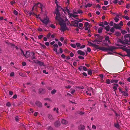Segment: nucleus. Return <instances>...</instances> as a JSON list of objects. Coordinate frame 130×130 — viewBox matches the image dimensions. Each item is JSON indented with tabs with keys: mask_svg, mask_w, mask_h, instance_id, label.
Wrapping results in <instances>:
<instances>
[{
	"mask_svg": "<svg viewBox=\"0 0 130 130\" xmlns=\"http://www.w3.org/2000/svg\"><path fill=\"white\" fill-rule=\"evenodd\" d=\"M43 37V35H41L39 36H38V38L39 39H41Z\"/></svg>",
	"mask_w": 130,
	"mask_h": 130,
	"instance_id": "obj_47",
	"label": "nucleus"
},
{
	"mask_svg": "<svg viewBox=\"0 0 130 130\" xmlns=\"http://www.w3.org/2000/svg\"><path fill=\"white\" fill-rule=\"evenodd\" d=\"M110 31L112 32H113L115 31V29L113 28H112L110 29Z\"/></svg>",
	"mask_w": 130,
	"mask_h": 130,
	"instance_id": "obj_46",
	"label": "nucleus"
},
{
	"mask_svg": "<svg viewBox=\"0 0 130 130\" xmlns=\"http://www.w3.org/2000/svg\"><path fill=\"white\" fill-rule=\"evenodd\" d=\"M94 36L95 39L92 41L93 42H97V44H99V42L102 41V40L103 38V36H100L99 34L95 35Z\"/></svg>",
	"mask_w": 130,
	"mask_h": 130,
	"instance_id": "obj_3",
	"label": "nucleus"
},
{
	"mask_svg": "<svg viewBox=\"0 0 130 130\" xmlns=\"http://www.w3.org/2000/svg\"><path fill=\"white\" fill-rule=\"evenodd\" d=\"M121 34L119 32H116L115 34V35L117 36H120Z\"/></svg>",
	"mask_w": 130,
	"mask_h": 130,
	"instance_id": "obj_25",
	"label": "nucleus"
},
{
	"mask_svg": "<svg viewBox=\"0 0 130 130\" xmlns=\"http://www.w3.org/2000/svg\"><path fill=\"white\" fill-rule=\"evenodd\" d=\"M77 53L79 54L84 56L85 55V53L84 52H83L81 50H79L77 52Z\"/></svg>",
	"mask_w": 130,
	"mask_h": 130,
	"instance_id": "obj_13",
	"label": "nucleus"
},
{
	"mask_svg": "<svg viewBox=\"0 0 130 130\" xmlns=\"http://www.w3.org/2000/svg\"><path fill=\"white\" fill-rule=\"evenodd\" d=\"M85 127L84 126L82 125H80L78 126V130H84Z\"/></svg>",
	"mask_w": 130,
	"mask_h": 130,
	"instance_id": "obj_11",
	"label": "nucleus"
},
{
	"mask_svg": "<svg viewBox=\"0 0 130 130\" xmlns=\"http://www.w3.org/2000/svg\"><path fill=\"white\" fill-rule=\"evenodd\" d=\"M124 2L123 1L121 0L119 1L118 2V4L120 5H121Z\"/></svg>",
	"mask_w": 130,
	"mask_h": 130,
	"instance_id": "obj_50",
	"label": "nucleus"
},
{
	"mask_svg": "<svg viewBox=\"0 0 130 130\" xmlns=\"http://www.w3.org/2000/svg\"><path fill=\"white\" fill-rule=\"evenodd\" d=\"M53 50L54 51H55L56 52V53L58 54H59V52H57V48H54V49H53Z\"/></svg>",
	"mask_w": 130,
	"mask_h": 130,
	"instance_id": "obj_38",
	"label": "nucleus"
},
{
	"mask_svg": "<svg viewBox=\"0 0 130 130\" xmlns=\"http://www.w3.org/2000/svg\"><path fill=\"white\" fill-rule=\"evenodd\" d=\"M44 17V18L43 19H42L41 18H40V19L42 22L46 25L48 24L49 22V18L45 14Z\"/></svg>",
	"mask_w": 130,
	"mask_h": 130,
	"instance_id": "obj_7",
	"label": "nucleus"
},
{
	"mask_svg": "<svg viewBox=\"0 0 130 130\" xmlns=\"http://www.w3.org/2000/svg\"><path fill=\"white\" fill-rule=\"evenodd\" d=\"M39 92L41 94H44L45 92V90L42 88H40L39 90Z\"/></svg>",
	"mask_w": 130,
	"mask_h": 130,
	"instance_id": "obj_17",
	"label": "nucleus"
},
{
	"mask_svg": "<svg viewBox=\"0 0 130 130\" xmlns=\"http://www.w3.org/2000/svg\"><path fill=\"white\" fill-rule=\"evenodd\" d=\"M6 105L7 106H8V107H9L11 105L10 103L9 102H8L6 103Z\"/></svg>",
	"mask_w": 130,
	"mask_h": 130,
	"instance_id": "obj_53",
	"label": "nucleus"
},
{
	"mask_svg": "<svg viewBox=\"0 0 130 130\" xmlns=\"http://www.w3.org/2000/svg\"><path fill=\"white\" fill-rule=\"evenodd\" d=\"M115 127L117 128H118L119 127V125L118 123L117 124H115Z\"/></svg>",
	"mask_w": 130,
	"mask_h": 130,
	"instance_id": "obj_45",
	"label": "nucleus"
},
{
	"mask_svg": "<svg viewBox=\"0 0 130 130\" xmlns=\"http://www.w3.org/2000/svg\"><path fill=\"white\" fill-rule=\"evenodd\" d=\"M78 21L77 20H75L74 21H72L71 22V23L72 25L74 26L78 27Z\"/></svg>",
	"mask_w": 130,
	"mask_h": 130,
	"instance_id": "obj_8",
	"label": "nucleus"
},
{
	"mask_svg": "<svg viewBox=\"0 0 130 130\" xmlns=\"http://www.w3.org/2000/svg\"><path fill=\"white\" fill-rule=\"evenodd\" d=\"M56 5H57V8L56 9L55 11V13L56 14V15L55 19L56 20L58 21H59L62 19L60 17V15L58 8H60L61 9H62V8H61L60 6H58L57 4H56Z\"/></svg>",
	"mask_w": 130,
	"mask_h": 130,
	"instance_id": "obj_4",
	"label": "nucleus"
},
{
	"mask_svg": "<svg viewBox=\"0 0 130 130\" xmlns=\"http://www.w3.org/2000/svg\"><path fill=\"white\" fill-rule=\"evenodd\" d=\"M76 46L78 48H79L80 47L81 45V44L80 43H76Z\"/></svg>",
	"mask_w": 130,
	"mask_h": 130,
	"instance_id": "obj_29",
	"label": "nucleus"
},
{
	"mask_svg": "<svg viewBox=\"0 0 130 130\" xmlns=\"http://www.w3.org/2000/svg\"><path fill=\"white\" fill-rule=\"evenodd\" d=\"M36 105L39 107H41L42 106V103L40 102L37 101L36 102Z\"/></svg>",
	"mask_w": 130,
	"mask_h": 130,
	"instance_id": "obj_15",
	"label": "nucleus"
},
{
	"mask_svg": "<svg viewBox=\"0 0 130 130\" xmlns=\"http://www.w3.org/2000/svg\"><path fill=\"white\" fill-rule=\"evenodd\" d=\"M39 65L41 66H44V63L42 62L39 61L38 63Z\"/></svg>",
	"mask_w": 130,
	"mask_h": 130,
	"instance_id": "obj_30",
	"label": "nucleus"
},
{
	"mask_svg": "<svg viewBox=\"0 0 130 130\" xmlns=\"http://www.w3.org/2000/svg\"><path fill=\"white\" fill-rule=\"evenodd\" d=\"M92 47H95L97 49H99L100 50L104 51H112L113 50L115 49L116 48L114 46L109 47H100L99 45L95 44L91 42L89 43Z\"/></svg>",
	"mask_w": 130,
	"mask_h": 130,
	"instance_id": "obj_1",
	"label": "nucleus"
},
{
	"mask_svg": "<svg viewBox=\"0 0 130 130\" xmlns=\"http://www.w3.org/2000/svg\"><path fill=\"white\" fill-rule=\"evenodd\" d=\"M88 74L90 75L92 74V71L91 70H89L88 71Z\"/></svg>",
	"mask_w": 130,
	"mask_h": 130,
	"instance_id": "obj_34",
	"label": "nucleus"
},
{
	"mask_svg": "<svg viewBox=\"0 0 130 130\" xmlns=\"http://www.w3.org/2000/svg\"><path fill=\"white\" fill-rule=\"evenodd\" d=\"M35 55V53L33 52H30L27 51L26 52L25 57L26 58H31L32 59H35V57L34 56Z\"/></svg>",
	"mask_w": 130,
	"mask_h": 130,
	"instance_id": "obj_6",
	"label": "nucleus"
},
{
	"mask_svg": "<svg viewBox=\"0 0 130 130\" xmlns=\"http://www.w3.org/2000/svg\"><path fill=\"white\" fill-rule=\"evenodd\" d=\"M110 80L109 79H107L106 80V83L108 84H110Z\"/></svg>",
	"mask_w": 130,
	"mask_h": 130,
	"instance_id": "obj_49",
	"label": "nucleus"
},
{
	"mask_svg": "<svg viewBox=\"0 0 130 130\" xmlns=\"http://www.w3.org/2000/svg\"><path fill=\"white\" fill-rule=\"evenodd\" d=\"M121 32L123 34H125L127 33L126 31L124 30H121Z\"/></svg>",
	"mask_w": 130,
	"mask_h": 130,
	"instance_id": "obj_40",
	"label": "nucleus"
},
{
	"mask_svg": "<svg viewBox=\"0 0 130 130\" xmlns=\"http://www.w3.org/2000/svg\"><path fill=\"white\" fill-rule=\"evenodd\" d=\"M105 29L107 31H109V30L110 27L109 25L108 26L106 27H104Z\"/></svg>",
	"mask_w": 130,
	"mask_h": 130,
	"instance_id": "obj_27",
	"label": "nucleus"
},
{
	"mask_svg": "<svg viewBox=\"0 0 130 130\" xmlns=\"http://www.w3.org/2000/svg\"><path fill=\"white\" fill-rule=\"evenodd\" d=\"M103 28L101 27L99 28L98 29V32L99 33H102Z\"/></svg>",
	"mask_w": 130,
	"mask_h": 130,
	"instance_id": "obj_26",
	"label": "nucleus"
},
{
	"mask_svg": "<svg viewBox=\"0 0 130 130\" xmlns=\"http://www.w3.org/2000/svg\"><path fill=\"white\" fill-rule=\"evenodd\" d=\"M118 82V80H113L112 79V80L110 82L111 83H117Z\"/></svg>",
	"mask_w": 130,
	"mask_h": 130,
	"instance_id": "obj_31",
	"label": "nucleus"
},
{
	"mask_svg": "<svg viewBox=\"0 0 130 130\" xmlns=\"http://www.w3.org/2000/svg\"><path fill=\"white\" fill-rule=\"evenodd\" d=\"M85 47V45H83L82 46H80V47L79 48V49H82L83 48Z\"/></svg>",
	"mask_w": 130,
	"mask_h": 130,
	"instance_id": "obj_56",
	"label": "nucleus"
},
{
	"mask_svg": "<svg viewBox=\"0 0 130 130\" xmlns=\"http://www.w3.org/2000/svg\"><path fill=\"white\" fill-rule=\"evenodd\" d=\"M69 15L70 17L71 18L72 17L75 18L78 16V15H77L75 14H74L69 13Z\"/></svg>",
	"mask_w": 130,
	"mask_h": 130,
	"instance_id": "obj_18",
	"label": "nucleus"
},
{
	"mask_svg": "<svg viewBox=\"0 0 130 130\" xmlns=\"http://www.w3.org/2000/svg\"><path fill=\"white\" fill-rule=\"evenodd\" d=\"M83 66H81L78 68V69L80 71H81L82 69L83 68Z\"/></svg>",
	"mask_w": 130,
	"mask_h": 130,
	"instance_id": "obj_57",
	"label": "nucleus"
},
{
	"mask_svg": "<svg viewBox=\"0 0 130 130\" xmlns=\"http://www.w3.org/2000/svg\"><path fill=\"white\" fill-rule=\"evenodd\" d=\"M51 35V33L50 32H49L47 34L46 36L47 37V38L49 39Z\"/></svg>",
	"mask_w": 130,
	"mask_h": 130,
	"instance_id": "obj_43",
	"label": "nucleus"
},
{
	"mask_svg": "<svg viewBox=\"0 0 130 130\" xmlns=\"http://www.w3.org/2000/svg\"><path fill=\"white\" fill-rule=\"evenodd\" d=\"M41 124L40 123L38 122L37 123L36 126H35L34 127L35 128H40L41 127Z\"/></svg>",
	"mask_w": 130,
	"mask_h": 130,
	"instance_id": "obj_10",
	"label": "nucleus"
},
{
	"mask_svg": "<svg viewBox=\"0 0 130 130\" xmlns=\"http://www.w3.org/2000/svg\"><path fill=\"white\" fill-rule=\"evenodd\" d=\"M112 88L114 89V91H115V90L117 89V87H119V85L118 84H114Z\"/></svg>",
	"mask_w": 130,
	"mask_h": 130,
	"instance_id": "obj_12",
	"label": "nucleus"
},
{
	"mask_svg": "<svg viewBox=\"0 0 130 130\" xmlns=\"http://www.w3.org/2000/svg\"><path fill=\"white\" fill-rule=\"evenodd\" d=\"M124 38L125 39L124 40L120 39L119 42L122 44H130V34H126L124 36Z\"/></svg>",
	"mask_w": 130,
	"mask_h": 130,
	"instance_id": "obj_2",
	"label": "nucleus"
},
{
	"mask_svg": "<svg viewBox=\"0 0 130 130\" xmlns=\"http://www.w3.org/2000/svg\"><path fill=\"white\" fill-rule=\"evenodd\" d=\"M83 69L85 71H86L88 70L86 68V67L85 66H83Z\"/></svg>",
	"mask_w": 130,
	"mask_h": 130,
	"instance_id": "obj_51",
	"label": "nucleus"
},
{
	"mask_svg": "<svg viewBox=\"0 0 130 130\" xmlns=\"http://www.w3.org/2000/svg\"><path fill=\"white\" fill-rule=\"evenodd\" d=\"M54 111H56V113H59V111H58V108H57L56 109V108H54Z\"/></svg>",
	"mask_w": 130,
	"mask_h": 130,
	"instance_id": "obj_35",
	"label": "nucleus"
},
{
	"mask_svg": "<svg viewBox=\"0 0 130 130\" xmlns=\"http://www.w3.org/2000/svg\"><path fill=\"white\" fill-rule=\"evenodd\" d=\"M13 13L15 15H17L18 14V12L15 10H14Z\"/></svg>",
	"mask_w": 130,
	"mask_h": 130,
	"instance_id": "obj_39",
	"label": "nucleus"
},
{
	"mask_svg": "<svg viewBox=\"0 0 130 130\" xmlns=\"http://www.w3.org/2000/svg\"><path fill=\"white\" fill-rule=\"evenodd\" d=\"M92 88H91L90 89L88 90L86 92V93L87 95H89V96H91V92L92 91Z\"/></svg>",
	"mask_w": 130,
	"mask_h": 130,
	"instance_id": "obj_9",
	"label": "nucleus"
},
{
	"mask_svg": "<svg viewBox=\"0 0 130 130\" xmlns=\"http://www.w3.org/2000/svg\"><path fill=\"white\" fill-rule=\"evenodd\" d=\"M78 58H79L80 59H84V58L83 57L81 56H79L78 57Z\"/></svg>",
	"mask_w": 130,
	"mask_h": 130,
	"instance_id": "obj_62",
	"label": "nucleus"
},
{
	"mask_svg": "<svg viewBox=\"0 0 130 130\" xmlns=\"http://www.w3.org/2000/svg\"><path fill=\"white\" fill-rule=\"evenodd\" d=\"M114 27L116 29H120L121 27L118 24H114L113 25Z\"/></svg>",
	"mask_w": 130,
	"mask_h": 130,
	"instance_id": "obj_16",
	"label": "nucleus"
},
{
	"mask_svg": "<svg viewBox=\"0 0 130 130\" xmlns=\"http://www.w3.org/2000/svg\"><path fill=\"white\" fill-rule=\"evenodd\" d=\"M70 55L71 57H72L74 55V54L72 52H71L70 54Z\"/></svg>",
	"mask_w": 130,
	"mask_h": 130,
	"instance_id": "obj_54",
	"label": "nucleus"
},
{
	"mask_svg": "<svg viewBox=\"0 0 130 130\" xmlns=\"http://www.w3.org/2000/svg\"><path fill=\"white\" fill-rule=\"evenodd\" d=\"M50 26L53 29H55L56 27L53 24H51L50 25Z\"/></svg>",
	"mask_w": 130,
	"mask_h": 130,
	"instance_id": "obj_42",
	"label": "nucleus"
},
{
	"mask_svg": "<svg viewBox=\"0 0 130 130\" xmlns=\"http://www.w3.org/2000/svg\"><path fill=\"white\" fill-rule=\"evenodd\" d=\"M61 56L62 58H63V59H65L66 57L65 55L63 54H62L61 55Z\"/></svg>",
	"mask_w": 130,
	"mask_h": 130,
	"instance_id": "obj_60",
	"label": "nucleus"
},
{
	"mask_svg": "<svg viewBox=\"0 0 130 130\" xmlns=\"http://www.w3.org/2000/svg\"><path fill=\"white\" fill-rule=\"evenodd\" d=\"M99 25L100 26H102L103 27H104L103 22H101V23L99 24Z\"/></svg>",
	"mask_w": 130,
	"mask_h": 130,
	"instance_id": "obj_44",
	"label": "nucleus"
},
{
	"mask_svg": "<svg viewBox=\"0 0 130 130\" xmlns=\"http://www.w3.org/2000/svg\"><path fill=\"white\" fill-rule=\"evenodd\" d=\"M121 93H122V95L123 96H127L128 95V93L126 91H122Z\"/></svg>",
	"mask_w": 130,
	"mask_h": 130,
	"instance_id": "obj_19",
	"label": "nucleus"
},
{
	"mask_svg": "<svg viewBox=\"0 0 130 130\" xmlns=\"http://www.w3.org/2000/svg\"><path fill=\"white\" fill-rule=\"evenodd\" d=\"M61 123L62 124H68V122L67 120H66L64 119H63L61 121Z\"/></svg>",
	"mask_w": 130,
	"mask_h": 130,
	"instance_id": "obj_20",
	"label": "nucleus"
},
{
	"mask_svg": "<svg viewBox=\"0 0 130 130\" xmlns=\"http://www.w3.org/2000/svg\"><path fill=\"white\" fill-rule=\"evenodd\" d=\"M105 40L106 41H108V42L110 43V41L109 40V38L108 36H105Z\"/></svg>",
	"mask_w": 130,
	"mask_h": 130,
	"instance_id": "obj_23",
	"label": "nucleus"
},
{
	"mask_svg": "<svg viewBox=\"0 0 130 130\" xmlns=\"http://www.w3.org/2000/svg\"><path fill=\"white\" fill-rule=\"evenodd\" d=\"M48 118H49L51 120H53V118L51 114H48Z\"/></svg>",
	"mask_w": 130,
	"mask_h": 130,
	"instance_id": "obj_28",
	"label": "nucleus"
},
{
	"mask_svg": "<svg viewBox=\"0 0 130 130\" xmlns=\"http://www.w3.org/2000/svg\"><path fill=\"white\" fill-rule=\"evenodd\" d=\"M126 56L130 57V50H129L127 51V54Z\"/></svg>",
	"mask_w": 130,
	"mask_h": 130,
	"instance_id": "obj_37",
	"label": "nucleus"
},
{
	"mask_svg": "<svg viewBox=\"0 0 130 130\" xmlns=\"http://www.w3.org/2000/svg\"><path fill=\"white\" fill-rule=\"evenodd\" d=\"M92 5V4L88 3L87 5H86L85 6V8L90 7Z\"/></svg>",
	"mask_w": 130,
	"mask_h": 130,
	"instance_id": "obj_24",
	"label": "nucleus"
},
{
	"mask_svg": "<svg viewBox=\"0 0 130 130\" xmlns=\"http://www.w3.org/2000/svg\"><path fill=\"white\" fill-rule=\"evenodd\" d=\"M122 17L126 20H128L129 19V18L127 16H123Z\"/></svg>",
	"mask_w": 130,
	"mask_h": 130,
	"instance_id": "obj_41",
	"label": "nucleus"
},
{
	"mask_svg": "<svg viewBox=\"0 0 130 130\" xmlns=\"http://www.w3.org/2000/svg\"><path fill=\"white\" fill-rule=\"evenodd\" d=\"M14 73L13 72H12L10 73V76H14Z\"/></svg>",
	"mask_w": 130,
	"mask_h": 130,
	"instance_id": "obj_55",
	"label": "nucleus"
},
{
	"mask_svg": "<svg viewBox=\"0 0 130 130\" xmlns=\"http://www.w3.org/2000/svg\"><path fill=\"white\" fill-rule=\"evenodd\" d=\"M54 124L55 126L58 127L60 125V123L59 121H57L55 122Z\"/></svg>",
	"mask_w": 130,
	"mask_h": 130,
	"instance_id": "obj_14",
	"label": "nucleus"
},
{
	"mask_svg": "<svg viewBox=\"0 0 130 130\" xmlns=\"http://www.w3.org/2000/svg\"><path fill=\"white\" fill-rule=\"evenodd\" d=\"M62 10L63 11L64 13H65V12L66 11L67 13H68V15H69V14L70 13H69L70 11L69 10V9L66 8V9H62Z\"/></svg>",
	"mask_w": 130,
	"mask_h": 130,
	"instance_id": "obj_21",
	"label": "nucleus"
},
{
	"mask_svg": "<svg viewBox=\"0 0 130 130\" xmlns=\"http://www.w3.org/2000/svg\"><path fill=\"white\" fill-rule=\"evenodd\" d=\"M56 90L54 89L51 91V93L52 94H54L56 93Z\"/></svg>",
	"mask_w": 130,
	"mask_h": 130,
	"instance_id": "obj_36",
	"label": "nucleus"
},
{
	"mask_svg": "<svg viewBox=\"0 0 130 130\" xmlns=\"http://www.w3.org/2000/svg\"><path fill=\"white\" fill-rule=\"evenodd\" d=\"M78 25L80 27H82L83 26V24L81 23H80Z\"/></svg>",
	"mask_w": 130,
	"mask_h": 130,
	"instance_id": "obj_59",
	"label": "nucleus"
},
{
	"mask_svg": "<svg viewBox=\"0 0 130 130\" xmlns=\"http://www.w3.org/2000/svg\"><path fill=\"white\" fill-rule=\"evenodd\" d=\"M114 20L116 22H117L119 20V19L117 18H115Z\"/></svg>",
	"mask_w": 130,
	"mask_h": 130,
	"instance_id": "obj_61",
	"label": "nucleus"
},
{
	"mask_svg": "<svg viewBox=\"0 0 130 130\" xmlns=\"http://www.w3.org/2000/svg\"><path fill=\"white\" fill-rule=\"evenodd\" d=\"M108 3V2L107 1H105L104 2V4L105 5H107Z\"/></svg>",
	"mask_w": 130,
	"mask_h": 130,
	"instance_id": "obj_58",
	"label": "nucleus"
},
{
	"mask_svg": "<svg viewBox=\"0 0 130 130\" xmlns=\"http://www.w3.org/2000/svg\"><path fill=\"white\" fill-rule=\"evenodd\" d=\"M29 15L30 16H31V15H35V14L33 12H30L29 13Z\"/></svg>",
	"mask_w": 130,
	"mask_h": 130,
	"instance_id": "obj_48",
	"label": "nucleus"
},
{
	"mask_svg": "<svg viewBox=\"0 0 130 130\" xmlns=\"http://www.w3.org/2000/svg\"><path fill=\"white\" fill-rule=\"evenodd\" d=\"M38 4H38V3H35L34 4V7H35V9H36L37 7H38Z\"/></svg>",
	"mask_w": 130,
	"mask_h": 130,
	"instance_id": "obj_32",
	"label": "nucleus"
},
{
	"mask_svg": "<svg viewBox=\"0 0 130 130\" xmlns=\"http://www.w3.org/2000/svg\"><path fill=\"white\" fill-rule=\"evenodd\" d=\"M38 7H40L41 9V10L42 11V7L43 6L42 5L41 3H38Z\"/></svg>",
	"mask_w": 130,
	"mask_h": 130,
	"instance_id": "obj_22",
	"label": "nucleus"
},
{
	"mask_svg": "<svg viewBox=\"0 0 130 130\" xmlns=\"http://www.w3.org/2000/svg\"><path fill=\"white\" fill-rule=\"evenodd\" d=\"M59 22V24L61 26V29L63 31L67 29V28L64 22L62 20L58 21Z\"/></svg>",
	"mask_w": 130,
	"mask_h": 130,
	"instance_id": "obj_5",
	"label": "nucleus"
},
{
	"mask_svg": "<svg viewBox=\"0 0 130 130\" xmlns=\"http://www.w3.org/2000/svg\"><path fill=\"white\" fill-rule=\"evenodd\" d=\"M89 23L88 22H86L84 24V26H87L89 25Z\"/></svg>",
	"mask_w": 130,
	"mask_h": 130,
	"instance_id": "obj_52",
	"label": "nucleus"
},
{
	"mask_svg": "<svg viewBox=\"0 0 130 130\" xmlns=\"http://www.w3.org/2000/svg\"><path fill=\"white\" fill-rule=\"evenodd\" d=\"M70 46L73 48H75L76 47V44L71 43L70 44Z\"/></svg>",
	"mask_w": 130,
	"mask_h": 130,
	"instance_id": "obj_33",
	"label": "nucleus"
},
{
	"mask_svg": "<svg viewBox=\"0 0 130 130\" xmlns=\"http://www.w3.org/2000/svg\"><path fill=\"white\" fill-rule=\"evenodd\" d=\"M47 129L48 130H53V129L51 126L48 127Z\"/></svg>",
	"mask_w": 130,
	"mask_h": 130,
	"instance_id": "obj_64",
	"label": "nucleus"
},
{
	"mask_svg": "<svg viewBox=\"0 0 130 130\" xmlns=\"http://www.w3.org/2000/svg\"><path fill=\"white\" fill-rule=\"evenodd\" d=\"M53 46L54 47H56V48L58 47V45L57 44H54V45Z\"/></svg>",
	"mask_w": 130,
	"mask_h": 130,
	"instance_id": "obj_63",
	"label": "nucleus"
}]
</instances>
